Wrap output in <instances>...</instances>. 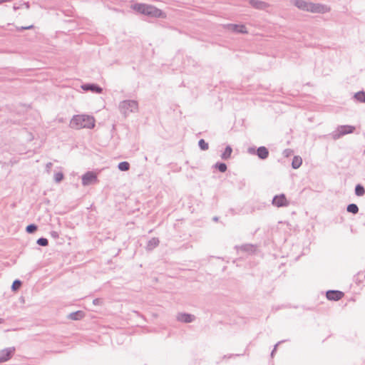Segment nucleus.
<instances>
[{
    "label": "nucleus",
    "instance_id": "1",
    "mask_svg": "<svg viewBox=\"0 0 365 365\" xmlns=\"http://www.w3.org/2000/svg\"><path fill=\"white\" fill-rule=\"evenodd\" d=\"M95 126V118L88 115H76L70 121V127L75 129L93 128Z\"/></svg>",
    "mask_w": 365,
    "mask_h": 365
},
{
    "label": "nucleus",
    "instance_id": "2",
    "mask_svg": "<svg viewBox=\"0 0 365 365\" xmlns=\"http://www.w3.org/2000/svg\"><path fill=\"white\" fill-rule=\"evenodd\" d=\"M132 8L140 14L149 16L160 17L163 15V12L160 9L151 5L137 3L133 4Z\"/></svg>",
    "mask_w": 365,
    "mask_h": 365
},
{
    "label": "nucleus",
    "instance_id": "3",
    "mask_svg": "<svg viewBox=\"0 0 365 365\" xmlns=\"http://www.w3.org/2000/svg\"><path fill=\"white\" fill-rule=\"evenodd\" d=\"M120 112L127 116L129 113H135L138 110V103L134 100H125L119 103Z\"/></svg>",
    "mask_w": 365,
    "mask_h": 365
},
{
    "label": "nucleus",
    "instance_id": "4",
    "mask_svg": "<svg viewBox=\"0 0 365 365\" xmlns=\"http://www.w3.org/2000/svg\"><path fill=\"white\" fill-rule=\"evenodd\" d=\"M356 128L353 125H339L336 130L331 132L329 135L334 140H338L343 137L345 135L353 133Z\"/></svg>",
    "mask_w": 365,
    "mask_h": 365
},
{
    "label": "nucleus",
    "instance_id": "5",
    "mask_svg": "<svg viewBox=\"0 0 365 365\" xmlns=\"http://www.w3.org/2000/svg\"><path fill=\"white\" fill-rule=\"evenodd\" d=\"M250 155H257L260 160H265L269 157V150L265 146H260L257 149L254 147H250L247 149Z\"/></svg>",
    "mask_w": 365,
    "mask_h": 365
},
{
    "label": "nucleus",
    "instance_id": "6",
    "mask_svg": "<svg viewBox=\"0 0 365 365\" xmlns=\"http://www.w3.org/2000/svg\"><path fill=\"white\" fill-rule=\"evenodd\" d=\"M330 11V8L325 4L310 2L309 12L314 14H325Z\"/></svg>",
    "mask_w": 365,
    "mask_h": 365
},
{
    "label": "nucleus",
    "instance_id": "7",
    "mask_svg": "<svg viewBox=\"0 0 365 365\" xmlns=\"http://www.w3.org/2000/svg\"><path fill=\"white\" fill-rule=\"evenodd\" d=\"M272 204L277 207H282L289 206V202L287 200L285 195L282 193L274 196Z\"/></svg>",
    "mask_w": 365,
    "mask_h": 365
},
{
    "label": "nucleus",
    "instance_id": "8",
    "mask_svg": "<svg viewBox=\"0 0 365 365\" xmlns=\"http://www.w3.org/2000/svg\"><path fill=\"white\" fill-rule=\"evenodd\" d=\"M97 181V175L92 171H88L82 175V184L84 186L95 184Z\"/></svg>",
    "mask_w": 365,
    "mask_h": 365
},
{
    "label": "nucleus",
    "instance_id": "9",
    "mask_svg": "<svg viewBox=\"0 0 365 365\" xmlns=\"http://www.w3.org/2000/svg\"><path fill=\"white\" fill-rule=\"evenodd\" d=\"M15 351L14 347H9L0 351V362H4L11 358Z\"/></svg>",
    "mask_w": 365,
    "mask_h": 365
},
{
    "label": "nucleus",
    "instance_id": "10",
    "mask_svg": "<svg viewBox=\"0 0 365 365\" xmlns=\"http://www.w3.org/2000/svg\"><path fill=\"white\" fill-rule=\"evenodd\" d=\"M81 88L85 91H91L94 93H101L103 92V88L96 83L83 84Z\"/></svg>",
    "mask_w": 365,
    "mask_h": 365
},
{
    "label": "nucleus",
    "instance_id": "11",
    "mask_svg": "<svg viewBox=\"0 0 365 365\" xmlns=\"http://www.w3.org/2000/svg\"><path fill=\"white\" fill-rule=\"evenodd\" d=\"M344 292L339 290H328L326 292L327 299L331 301H339L344 297Z\"/></svg>",
    "mask_w": 365,
    "mask_h": 365
},
{
    "label": "nucleus",
    "instance_id": "12",
    "mask_svg": "<svg viewBox=\"0 0 365 365\" xmlns=\"http://www.w3.org/2000/svg\"><path fill=\"white\" fill-rule=\"evenodd\" d=\"M249 4L252 7L259 10H264L269 6L267 2L259 0H249Z\"/></svg>",
    "mask_w": 365,
    "mask_h": 365
},
{
    "label": "nucleus",
    "instance_id": "13",
    "mask_svg": "<svg viewBox=\"0 0 365 365\" xmlns=\"http://www.w3.org/2000/svg\"><path fill=\"white\" fill-rule=\"evenodd\" d=\"M195 319V317L192 314L187 313H180L177 316V319L179 322L184 323L192 322Z\"/></svg>",
    "mask_w": 365,
    "mask_h": 365
},
{
    "label": "nucleus",
    "instance_id": "14",
    "mask_svg": "<svg viewBox=\"0 0 365 365\" xmlns=\"http://www.w3.org/2000/svg\"><path fill=\"white\" fill-rule=\"evenodd\" d=\"M227 27L229 29L232 30L234 32L239 33V34H246L247 33L246 27L241 24H230L227 25Z\"/></svg>",
    "mask_w": 365,
    "mask_h": 365
},
{
    "label": "nucleus",
    "instance_id": "15",
    "mask_svg": "<svg viewBox=\"0 0 365 365\" xmlns=\"http://www.w3.org/2000/svg\"><path fill=\"white\" fill-rule=\"evenodd\" d=\"M310 2L304 0H294V4L299 9L308 11Z\"/></svg>",
    "mask_w": 365,
    "mask_h": 365
},
{
    "label": "nucleus",
    "instance_id": "16",
    "mask_svg": "<svg viewBox=\"0 0 365 365\" xmlns=\"http://www.w3.org/2000/svg\"><path fill=\"white\" fill-rule=\"evenodd\" d=\"M159 240L157 237H153L150 240H148L147 245H146V250L148 251L153 250L154 248L158 246L159 245Z\"/></svg>",
    "mask_w": 365,
    "mask_h": 365
},
{
    "label": "nucleus",
    "instance_id": "17",
    "mask_svg": "<svg viewBox=\"0 0 365 365\" xmlns=\"http://www.w3.org/2000/svg\"><path fill=\"white\" fill-rule=\"evenodd\" d=\"M84 312L83 311H77L71 313L68 315V319L71 320H80L84 317Z\"/></svg>",
    "mask_w": 365,
    "mask_h": 365
},
{
    "label": "nucleus",
    "instance_id": "18",
    "mask_svg": "<svg viewBox=\"0 0 365 365\" xmlns=\"http://www.w3.org/2000/svg\"><path fill=\"white\" fill-rule=\"evenodd\" d=\"M232 153V148H231L230 145H227L224 152L221 154V158L222 160H228L230 157H231V154Z\"/></svg>",
    "mask_w": 365,
    "mask_h": 365
},
{
    "label": "nucleus",
    "instance_id": "19",
    "mask_svg": "<svg viewBox=\"0 0 365 365\" xmlns=\"http://www.w3.org/2000/svg\"><path fill=\"white\" fill-rule=\"evenodd\" d=\"M302 163V159L300 156H294L292 159V167L293 169L299 168Z\"/></svg>",
    "mask_w": 365,
    "mask_h": 365
},
{
    "label": "nucleus",
    "instance_id": "20",
    "mask_svg": "<svg viewBox=\"0 0 365 365\" xmlns=\"http://www.w3.org/2000/svg\"><path fill=\"white\" fill-rule=\"evenodd\" d=\"M354 98L361 103H365V91H361L354 95Z\"/></svg>",
    "mask_w": 365,
    "mask_h": 365
},
{
    "label": "nucleus",
    "instance_id": "21",
    "mask_svg": "<svg viewBox=\"0 0 365 365\" xmlns=\"http://www.w3.org/2000/svg\"><path fill=\"white\" fill-rule=\"evenodd\" d=\"M355 195L359 197H361L365 194L364 187L361 184H357L354 189Z\"/></svg>",
    "mask_w": 365,
    "mask_h": 365
},
{
    "label": "nucleus",
    "instance_id": "22",
    "mask_svg": "<svg viewBox=\"0 0 365 365\" xmlns=\"http://www.w3.org/2000/svg\"><path fill=\"white\" fill-rule=\"evenodd\" d=\"M346 211L348 212L352 213L354 215H356L359 212V207L356 204L351 203L347 205L346 207Z\"/></svg>",
    "mask_w": 365,
    "mask_h": 365
},
{
    "label": "nucleus",
    "instance_id": "23",
    "mask_svg": "<svg viewBox=\"0 0 365 365\" xmlns=\"http://www.w3.org/2000/svg\"><path fill=\"white\" fill-rule=\"evenodd\" d=\"M213 167L216 169H217L221 173H225L226 172L227 169V165L225 163H222V162H217L216 163Z\"/></svg>",
    "mask_w": 365,
    "mask_h": 365
},
{
    "label": "nucleus",
    "instance_id": "24",
    "mask_svg": "<svg viewBox=\"0 0 365 365\" xmlns=\"http://www.w3.org/2000/svg\"><path fill=\"white\" fill-rule=\"evenodd\" d=\"M118 168L120 171H127L130 168V164L126 161H123L118 163Z\"/></svg>",
    "mask_w": 365,
    "mask_h": 365
},
{
    "label": "nucleus",
    "instance_id": "25",
    "mask_svg": "<svg viewBox=\"0 0 365 365\" xmlns=\"http://www.w3.org/2000/svg\"><path fill=\"white\" fill-rule=\"evenodd\" d=\"M37 225H36L35 224H30L26 226V231L29 234H32L34 233L37 230Z\"/></svg>",
    "mask_w": 365,
    "mask_h": 365
},
{
    "label": "nucleus",
    "instance_id": "26",
    "mask_svg": "<svg viewBox=\"0 0 365 365\" xmlns=\"http://www.w3.org/2000/svg\"><path fill=\"white\" fill-rule=\"evenodd\" d=\"M198 145L202 150H207L209 148L208 143L204 139L198 141Z\"/></svg>",
    "mask_w": 365,
    "mask_h": 365
},
{
    "label": "nucleus",
    "instance_id": "27",
    "mask_svg": "<svg viewBox=\"0 0 365 365\" xmlns=\"http://www.w3.org/2000/svg\"><path fill=\"white\" fill-rule=\"evenodd\" d=\"M21 284H22V282H21V280L15 279L13 282V284L11 285V289L13 291H16V290H18L21 287Z\"/></svg>",
    "mask_w": 365,
    "mask_h": 365
},
{
    "label": "nucleus",
    "instance_id": "28",
    "mask_svg": "<svg viewBox=\"0 0 365 365\" xmlns=\"http://www.w3.org/2000/svg\"><path fill=\"white\" fill-rule=\"evenodd\" d=\"M37 245L42 247H46L48 245V240L45 237H40L37 240Z\"/></svg>",
    "mask_w": 365,
    "mask_h": 365
},
{
    "label": "nucleus",
    "instance_id": "29",
    "mask_svg": "<svg viewBox=\"0 0 365 365\" xmlns=\"http://www.w3.org/2000/svg\"><path fill=\"white\" fill-rule=\"evenodd\" d=\"M242 250L245 252H254L255 250V247L252 245H245L242 246Z\"/></svg>",
    "mask_w": 365,
    "mask_h": 365
},
{
    "label": "nucleus",
    "instance_id": "30",
    "mask_svg": "<svg viewBox=\"0 0 365 365\" xmlns=\"http://www.w3.org/2000/svg\"><path fill=\"white\" fill-rule=\"evenodd\" d=\"M365 277V274L364 272H358L357 274L354 277L355 281L357 283L361 282Z\"/></svg>",
    "mask_w": 365,
    "mask_h": 365
},
{
    "label": "nucleus",
    "instance_id": "31",
    "mask_svg": "<svg viewBox=\"0 0 365 365\" xmlns=\"http://www.w3.org/2000/svg\"><path fill=\"white\" fill-rule=\"evenodd\" d=\"M63 179V174L61 172L56 173L54 175V180L56 182H60Z\"/></svg>",
    "mask_w": 365,
    "mask_h": 365
},
{
    "label": "nucleus",
    "instance_id": "32",
    "mask_svg": "<svg viewBox=\"0 0 365 365\" xmlns=\"http://www.w3.org/2000/svg\"><path fill=\"white\" fill-rule=\"evenodd\" d=\"M33 28H34L33 25H30V26H27L16 27V31H22L24 30L31 29Z\"/></svg>",
    "mask_w": 365,
    "mask_h": 365
},
{
    "label": "nucleus",
    "instance_id": "33",
    "mask_svg": "<svg viewBox=\"0 0 365 365\" xmlns=\"http://www.w3.org/2000/svg\"><path fill=\"white\" fill-rule=\"evenodd\" d=\"M103 303V299L101 298H96L93 300V304L94 305H101Z\"/></svg>",
    "mask_w": 365,
    "mask_h": 365
},
{
    "label": "nucleus",
    "instance_id": "34",
    "mask_svg": "<svg viewBox=\"0 0 365 365\" xmlns=\"http://www.w3.org/2000/svg\"><path fill=\"white\" fill-rule=\"evenodd\" d=\"M50 235L53 239H58L59 237V234L57 231H51Z\"/></svg>",
    "mask_w": 365,
    "mask_h": 365
},
{
    "label": "nucleus",
    "instance_id": "35",
    "mask_svg": "<svg viewBox=\"0 0 365 365\" xmlns=\"http://www.w3.org/2000/svg\"><path fill=\"white\" fill-rule=\"evenodd\" d=\"M280 343H281V341H279L277 344H275V345H274V349H273V350H272V352H271V356H272V357H273V356H274V352H275V351H276V350H277V347L278 344H280Z\"/></svg>",
    "mask_w": 365,
    "mask_h": 365
},
{
    "label": "nucleus",
    "instance_id": "36",
    "mask_svg": "<svg viewBox=\"0 0 365 365\" xmlns=\"http://www.w3.org/2000/svg\"><path fill=\"white\" fill-rule=\"evenodd\" d=\"M284 153H286V156H288L289 153H291L290 150H285Z\"/></svg>",
    "mask_w": 365,
    "mask_h": 365
},
{
    "label": "nucleus",
    "instance_id": "37",
    "mask_svg": "<svg viewBox=\"0 0 365 365\" xmlns=\"http://www.w3.org/2000/svg\"><path fill=\"white\" fill-rule=\"evenodd\" d=\"M11 0H0V4L1 3H4V2H8V1H10Z\"/></svg>",
    "mask_w": 365,
    "mask_h": 365
},
{
    "label": "nucleus",
    "instance_id": "38",
    "mask_svg": "<svg viewBox=\"0 0 365 365\" xmlns=\"http://www.w3.org/2000/svg\"><path fill=\"white\" fill-rule=\"evenodd\" d=\"M213 220L214 221H217L218 220V217H213Z\"/></svg>",
    "mask_w": 365,
    "mask_h": 365
},
{
    "label": "nucleus",
    "instance_id": "39",
    "mask_svg": "<svg viewBox=\"0 0 365 365\" xmlns=\"http://www.w3.org/2000/svg\"><path fill=\"white\" fill-rule=\"evenodd\" d=\"M4 322V319L2 318H0V323H3Z\"/></svg>",
    "mask_w": 365,
    "mask_h": 365
},
{
    "label": "nucleus",
    "instance_id": "40",
    "mask_svg": "<svg viewBox=\"0 0 365 365\" xmlns=\"http://www.w3.org/2000/svg\"><path fill=\"white\" fill-rule=\"evenodd\" d=\"M51 165V163H49L48 164H47V167H50Z\"/></svg>",
    "mask_w": 365,
    "mask_h": 365
}]
</instances>
